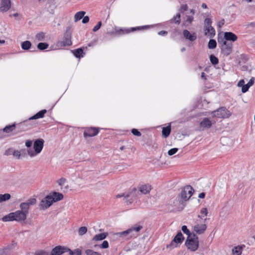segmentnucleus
<instances>
[{"label": "nucleus", "instance_id": "nucleus-1", "mask_svg": "<svg viewBox=\"0 0 255 255\" xmlns=\"http://www.w3.org/2000/svg\"><path fill=\"white\" fill-rule=\"evenodd\" d=\"M26 217L27 215H25L24 213H23L20 210H17L3 216L2 218V221L3 222L15 221L20 222L25 221Z\"/></svg>", "mask_w": 255, "mask_h": 255}, {"label": "nucleus", "instance_id": "nucleus-2", "mask_svg": "<svg viewBox=\"0 0 255 255\" xmlns=\"http://www.w3.org/2000/svg\"><path fill=\"white\" fill-rule=\"evenodd\" d=\"M44 140L42 138L35 139L33 142V149L28 148L27 150L28 154L30 157H34L39 154L44 146Z\"/></svg>", "mask_w": 255, "mask_h": 255}, {"label": "nucleus", "instance_id": "nucleus-3", "mask_svg": "<svg viewBox=\"0 0 255 255\" xmlns=\"http://www.w3.org/2000/svg\"><path fill=\"white\" fill-rule=\"evenodd\" d=\"M185 245L187 249L192 252L196 251L199 247V240L198 236L194 233L192 237H187L185 242Z\"/></svg>", "mask_w": 255, "mask_h": 255}, {"label": "nucleus", "instance_id": "nucleus-4", "mask_svg": "<svg viewBox=\"0 0 255 255\" xmlns=\"http://www.w3.org/2000/svg\"><path fill=\"white\" fill-rule=\"evenodd\" d=\"M194 190L190 185L185 186L181 190L180 194L181 201L182 202L186 201L189 199L193 195Z\"/></svg>", "mask_w": 255, "mask_h": 255}, {"label": "nucleus", "instance_id": "nucleus-5", "mask_svg": "<svg viewBox=\"0 0 255 255\" xmlns=\"http://www.w3.org/2000/svg\"><path fill=\"white\" fill-rule=\"evenodd\" d=\"M149 27L148 25H144L141 26H137L134 27H131L128 28H120L116 31V34L120 36L129 33L131 32L135 31L136 30L146 29Z\"/></svg>", "mask_w": 255, "mask_h": 255}, {"label": "nucleus", "instance_id": "nucleus-6", "mask_svg": "<svg viewBox=\"0 0 255 255\" xmlns=\"http://www.w3.org/2000/svg\"><path fill=\"white\" fill-rule=\"evenodd\" d=\"M184 240L182 233L179 231L174 237L171 243L166 246L167 249H173L177 247V244H181Z\"/></svg>", "mask_w": 255, "mask_h": 255}, {"label": "nucleus", "instance_id": "nucleus-7", "mask_svg": "<svg viewBox=\"0 0 255 255\" xmlns=\"http://www.w3.org/2000/svg\"><path fill=\"white\" fill-rule=\"evenodd\" d=\"M212 115L213 117L224 119L229 118L231 115V113L225 107H221L212 112Z\"/></svg>", "mask_w": 255, "mask_h": 255}, {"label": "nucleus", "instance_id": "nucleus-8", "mask_svg": "<svg viewBox=\"0 0 255 255\" xmlns=\"http://www.w3.org/2000/svg\"><path fill=\"white\" fill-rule=\"evenodd\" d=\"M72 44L71 41V32L67 29L65 33H64L63 40L61 41H59L57 43V45L58 46H70Z\"/></svg>", "mask_w": 255, "mask_h": 255}, {"label": "nucleus", "instance_id": "nucleus-9", "mask_svg": "<svg viewBox=\"0 0 255 255\" xmlns=\"http://www.w3.org/2000/svg\"><path fill=\"white\" fill-rule=\"evenodd\" d=\"M138 193V191L135 188H133L130 192L126 194L125 202L129 204L132 203L136 199Z\"/></svg>", "mask_w": 255, "mask_h": 255}, {"label": "nucleus", "instance_id": "nucleus-10", "mask_svg": "<svg viewBox=\"0 0 255 255\" xmlns=\"http://www.w3.org/2000/svg\"><path fill=\"white\" fill-rule=\"evenodd\" d=\"M54 202L51 196L47 195L44 199H43L39 204V207L41 209H46L49 208Z\"/></svg>", "mask_w": 255, "mask_h": 255}, {"label": "nucleus", "instance_id": "nucleus-11", "mask_svg": "<svg viewBox=\"0 0 255 255\" xmlns=\"http://www.w3.org/2000/svg\"><path fill=\"white\" fill-rule=\"evenodd\" d=\"M68 247L65 246H58L54 248L50 255H61L64 253H67Z\"/></svg>", "mask_w": 255, "mask_h": 255}, {"label": "nucleus", "instance_id": "nucleus-12", "mask_svg": "<svg viewBox=\"0 0 255 255\" xmlns=\"http://www.w3.org/2000/svg\"><path fill=\"white\" fill-rule=\"evenodd\" d=\"M99 132V128H89L85 129L84 132V136L92 137L96 135Z\"/></svg>", "mask_w": 255, "mask_h": 255}, {"label": "nucleus", "instance_id": "nucleus-13", "mask_svg": "<svg viewBox=\"0 0 255 255\" xmlns=\"http://www.w3.org/2000/svg\"><path fill=\"white\" fill-rule=\"evenodd\" d=\"M233 44L231 42H228L226 45L221 46L222 53L225 56L229 55L232 52Z\"/></svg>", "mask_w": 255, "mask_h": 255}, {"label": "nucleus", "instance_id": "nucleus-14", "mask_svg": "<svg viewBox=\"0 0 255 255\" xmlns=\"http://www.w3.org/2000/svg\"><path fill=\"white\" fill-rule=\"evenodd\" d=\"M184 37L191 41H194L197 39V34L195 32L191 33L188 30L185 29L183 31Z\"/></svg>", "mask_w": 255, "mask_h": 255}, {"label": "nucleus", "instance_id": "nucleus-15", "mask_svg": "<svg viewBox=\"0 0 255 255\" xmlns=\"http://www.w3.org/2000/svg\"><path fill=\"white\" fill-rule=\"evenodd\" d=\"M207 229V225L205 224H197L194 226V231L198 234H202Z\"/></svg>", "mask_w": 255, "mask_h": 255}, {"label": "nucleus", "instance_id": "nucleus-16", "mask_svg": "<svg viewBox=\"0 0 255 255\" xmlns=\"http://www.w3.org/2000/svg\"><path fill=\"white\" fill-rule=\"evenodd\" d=\"M11 6L10 0H1L0 11H7Z\"/></svg>", "mask_w": 255, "mask_h": 255}, {"label": "nucleus", "instance_id": "nucleus-17", "mask_svg": "<svg viewBox=\"0 0 255 255\" xmlns=\"http://www.w3.org/2000/svg\"><path fill=\"white\" fill-rule=\"evenodd\" d=\"M224 35L227 41L234 42L236 41L238 38L237 36L232 32H225Z\"/></svg>", "mask_w": 255, "mask_h": 255}, {"label": "nucleus", "instance_id": "nucleus-18", "mask_svg": "<svg viewBox=\"0 0 255 255\" xmlns=\"http://www.w3.org/2000/svg\"><path fill=\"white\" fill-rule=\"evenodd\" d=\"M201 127L203 128H209L212 126L211 121L208 118H204L200 124Z\"/></svg>", "mask_w": 255, "mask_h": 255}, {"label": "nucleus", "instance_id": "nucleus-19", "mask_svg": "<svg viewBox=\"0 0 255 255\" xmlns=\"http://www.w3.org/2000/svg\"><path fill=\"white\" fill-rule=\"evenodd\" d=\"M205 35L209 36L210 38H213L216 34V31L213 26L205 28Z\"/></svg>", "mask_w": 255, "mask_h": 255}, {"label": "nucleus", "instance_id": "nucleus-20", "mask_svg": "<svg viewBox=\"0 0 255 255\" xmlns=\"http://www.w3.org/2000/svg\"><path fill=\"white\" fill-rule=\"evenodd\" d=\"M50 196L54 202L61 200L63 198V195L57 192H53Z\"/></svg>", "mask_w": 255, "mask_h": 255}, {"label": "nucleus", "instance_id": "nucleus-21", "mask_svg": "<svg viewBox=\"0 0 255 255\" xmlns=\"http://www.w3.org/2000/svg\"><path fill=\"white\" fill-rule=\"evenodd\" d=\"M47 110H42L37 113L36 114H35L34 116H32L29 119V120H36L39 118H42L44 114L46 113Z\"/></svg>", "mask_w": 255, "mask_h": 255}, {"label": "nucleus", "instance_id": "nucleus-22", "mask_svg": "<svg viewBox=\"0 0 255 255\" xmlns=\"http://www.w3.org/2000/svg\"><path fill=\"white\" fill-rule=\"evenodd\" d=\"M151 189V186L148 184L142 185L139 187L140 192L144 194L149 193Z\"/></svg>", "mask_w": 255, "mask_h": 255}, {"label": "nucleus", "instance_id": "nucleus-23", "mask_svg": "<svg viewBox=\"0 0 255 255\" xmlns=\"http://www.w3.org/2000/svg\"><path fill=\"white\" fill-rule=\"evenodd\" d=\"M170 132H171L170 124L169 125L167 126V127H164L162 128V136L164 138L167 137L169 135Z\"/></svg>", "mask_w": 255, "mask_h": 255}, {"label": "nucleus", "instance_id": "nucleus-24", "mask_svg": "<svg viewBox=\"0 0 255 255\" xmlns=\"http://www.w3.org/2000/svg\"><path fill=\"white\" fill-rule=\"evenodd\" d=\"M73 53L76 58L82 57H83V54H84L83 49L82 48L74 50Z\"/></svg>", "mask_w": 255, "mask_h": 255}, {"label": "nucleus", "instance_id": "nucleus-25", "mask_svg": "<svg viewBox=\"0 0 255 255\" xmlns=\"http://www.w3.org/2000/svg\"><path fill=\"white\" fill-rule=\"evenodd\" d=\"M19 207L21 209V210L20 211L23 213H24L25 215H27L29 208L28 204L25 202H22L20 204Z\"/></svg>", "mask_w": 255, "mask_h": 255}, {"label": "nucleus", "instance_id": "nucleus-26", "mask_svg": "<svg viewBox=\"0 0 255 255\" xmlns=\"http://www.w3.org/2000/svg\"><path fill=\"white\" fill-rule=\"evenodd\" d=\"M16 128V125L15 124H13L11 125H8L5 126L3 128V131L6 133H10L13 131Z\"/></svg>", "mask_w": 255, "mask_h": 255}, {"label": "nucleus", "instance_id": "nucleus-27", "mask_svg": "<svg viewBox=\"0 0 255 255\" xmlns=\"http://www.w3.org/2000/svg\"><path fill=\"white\" fill-rule=\"evenodd\" d=\"M243 251V247L238 246L232 249V253L234 255H241Z\"/></svg>", "mask_w": 255, "mask_h": 255}, {"label": "nucleus", "instance_id": "nucleus-28", "mask_svg": "<svg viewBox=\"0 0 255 255\" xmlns=\"http://www.w3.org/2000/svg\"><path fill=\"white\" fill-rule=\"evenodd\" d=\"M21 46L22 49L27 50L31 47V43L30 41L26 40L21 43Z\"/></svg>", "mask_w": 255, "mask_h": 255}, {"label": "nucleus", "instance_id": "nucleus-29", "mask_svg": "<svg viewBox=\"0 0 255 255\" xmlns=\"http://www.w3.org/2000/svg\"><path fill=\"white\" fill-rule=\"evenodd\" d=\"M181 15L179 13L176 14L171 20V23H174L175 24H179L181 21Z\"/></svg>", "mask_w": 255, "mask_h": 255}, {"label": "nucleus", "instance_id": "nucleus-30", "mask_svg": "<svg viewBox=\"0 0 255 255\" xmlns=\"http://www.w3.org/2000/svg\"><path fill=\"white\" fill-rule=\"evenodd\" d=\"M107 236V234L106 233H100L97 234L94 236L93 238V240L95 241H101L104 240Z\"/></svg>", "mask_w": 255, "mask_h": 255}, {"label": "nucleus", "instance_id": "nucleus-31", "mask_svg": "<svg viewBox=\"0 0 255 255\" xmlns=\"http://www.w3.org/2000/svg\"><path fill=\"white\" fill-rule=\"evenodd\" d=\"M186 19L183 21V25L188 26L191 24L194 19V17L192 15H186Z\"/></svg>", "mask_w": 255, "mask_h": 255}, {"label": "nucleus", "instance_id": "nucleus-32", "mask_svg": "<svg viewBox=\"0 0 255 255\" xmlns=\"http://www.w3.org/2000/svg\"><path fill=\"white\" fill-rule=\"evenodd\" d=\"M12 249L11 246H8L2 250H0V255H8L9 251Z\"/></svg>", "mask_w": 255, "mask_h": 255}, {"label": "nucleus", "instance_id": "nucleus-33", "mask_svg": "<svg viewBox=\"0 0 255 255\" xmlns=\"http://www.w3.org/2000/svg\"><path fill=\"white\" fill-rule=\"evenodd\" d=\"M85 14V12L84 11H80L77 12L75 14V16H74L75 21H77L80 20L81 19H82L84 17Z\"/></svg>", "mask_w": 255, "mask_h": 255}, {"label": "nucleus", "instance_id": "nucleus-34", "mask_svg": "<svg viewBox=\"0 0 255 255\" xmlns=\"http://www.w3.org/2000/svg\"><path fill=\"white\" fill-rule=\"evenodd\" d=\"M118 236L121 237H124L126 239H129V233L128 231V229L121 232H119L117 233Z\"/></svg>", "mask_w": 255, "mask_h": 255}, {"label": "nucleus", "instance_id": "nucleus-35", "mask_svg": "<svg viewBox=\"0 0 255 255\" xmlns=\"http://www.w3.org/2000/svg\"><path fill=\"white\" fill-rule=\"evenodd\" d=\"M67 253L70 255H81V251L79 249H77L74 251H72L71 249L68 248Z\"/></svg>", "mask_w": 255, "mask_h": 255}, {"label": "nucleus", "instance_id": "nucleus-36", "mask_svg": "<svg viewBox=\"0 0 255 255\" xmlns=\"http://www.w3.org/2000/svg\"><path fill=\"white\" fill-rule=\"evenodd\" d=\"M131 228L136 233L138 234L140 230L143 229V226L140 224L137 223L132 226Z\"/></svg>", "mask_w": 255, "mask_h": 255}, {"label": "nucleus", "instance_id": "nucleus-37", "mask_svg": "<svg viewBox=\"0 0 255 255\" xmlns=\"http://www.w3.org/2000/svg\"><path fill=\"white\" fill-rule=\"evenodd\" d=\"M49 44L46 42H40L37 45V48L40 50H44L47 49Z\"/></svg>", "mask_w": 255, "mask_h": 255}, {"label": "nucleus", "instance_id": "nucleus-38", "mask_svg": "<svg viewBox=\"0 0 255 255\" xmlns=\"http://www.w3.org/2000/svg\"><path fill=\"white\" fill-rule=\"evenodd\" d=\"M209 58L211 63L213 65H216L219 63L218 58L217 57H216L214 55L211 54Z\"/></svg>", "mask_w": 255, "mask_h": 255}, {"label": "nucleus", "instance_id": "nucleus-39", "mask_svg": "<svg viewBox=\"0 0 255 255\" xmlns=\"http://www.w3.org/2000/svg\"><path fill=\"white\" fill-rule=\"evenodd\" d=\"M218 42L221 46L226 45L228 42L225 36L224 37L218 36Z\"/></svg>", "mask_w": 255, "mask_h": 255}, {"label": "nucleus", "instance_id": "nucleus-40", "mask_svg": "<svg viewBox=\"0 0 255 255\" xmlns=\"http://www.w3.org/2000/svg\"><path fill=\"white\" fill-rule=\"evenodd\" d=\"M10 197V195L8 193L0 194V203L9 200Z\"/></svg>", "mask_w": 255, "mask_h": 255}, {"label": "nucleus", "instance_id": "nucleus-41", "mask_svg": "<svg viewBox=\"0 0 255 255\" xmlns=\"http://www.w3.org/2000/svg\"><path fill=\"white\" fill-rule=\"evenodd\" d=\"M217 46V42L214 39H210L208 42V47L209 49H214Z\"/></svg>", "mask_w": 255, "mask_h": 255}, {"label": "nucleus", "instance_id": "nucleus-42", "mask_svg": "<svg viewBox=\"0 0 255 255\" xmlns=\"http://www.w3.org/2000/svg\"><path fill=\"white\" fill-rule=\"evenodd\" d=\"M128 231L129 233V236L130 239L132 238H136L139 235V234L136 233L131 227L128 229Z\"/></svg>", "mask_w": 255, "mask_h": 255}, {"label": "nucleus", "instance_id": "nucleus-43", "mask_svg": "<svg viewBox=\"0 0 255 255\" xmlns=\"http://www.w3.org/2000/svg\"><path fill=\"white\" fill-rule=\"evenodd\" d=\"M212 23V20L211 18H205L204 19V21L205 28H207L208 27H211Z\"/></svg>", "mask_w": 255, "mask_h": 255}, {"label": "nucleus", "instance_id": "nucleus-44", "mask_svg": "<svg viewBox=\"0 0 255 255\" xmlns=\"http://www.w3.org/2000/svg\"><path fill=\"white\" fill-rule=\"evenodd\" d=\"M182 231L184 234H186L188 236V237H191L192 236V234L190 233V231L188 229L186 226L184 225L182 227Z\"/></svg>", "mask_w": 255, "mask_h": 255}, {"label": "nucleus", "instance_id": "nucleus-45", "mask_svg": "<svg viewBox=\"0 0 255 255\" xmlns=\"http://www.w3.org/2000/svg\"><path fill=\"white\" fill-rule=\"evenodd\" d=\"M36 39L38 41H43L45 38V33L43 32H40L36 35Z\"/></svg>", "mask_w": 255, "mask_h": 255}, {"label": "nucleus", "instance_id": "nucleus-46", "mask_svg": "<svg viewBox=\"0 0 255 255\" xmlns=\"http://www.w3.org/2000/svg\"><path fill=\"white\" fill-rule=\"evenodd\" d=\"M85 254L87 255H101L99 253L94 251L92 250L88 249L85 251Z\"/></svg>", "mask_w": 255, "mask_h": 255}, {"label": "nucleus", "instance_id": "nucleus-47", "mask_svg": "<svg viewBox=\"0 0 255 255\" xmlns=\"http://www.w3.org/2000/svg\"><path fill=\"white\" fill-rule=\"evenodd\" d=\"M87 229L86 227H81L79 229L78 234L80 236H82L86 233Z\"/></svg>", "mask_w": 255, "mask_h": 255}, {"label": "nucleus", "instance_id": "nucleus-48", "mask_svg": "<svg viewBox=\"0 0 255 255\" xmlns=\"http://www.w3.org/2000/svg\"><path fill=\"white\" fill-rule=\"evenodd\" d=\"M25 203L28 204L29 207L30 205H34L36 203V200L35 198H30L27 200Z\"/></svg>", "mask_w": 255, "mask_h": 255}, {"label": "nucleus", "instance_id": "nucleus-49", "mask_svg": "<svg viewBox=\"0 0 255 255\" xmlns=\"http://www.w3.org/2000/svg\"><path fill=\"white\" fill-rule=\"evenodd\" d=\"M178 150V149L177 148H171L168 150V154L170 156L173 155L177 152Z\"/></svg>", "mask_w": 255, "mask_h": 255}, {"label": "nucleus", "instance_id": "nucleus-50", "mask_svg": "<svg viewBox=\"0 0 255 255\" xmlns=\"http://www.w3.org/2000/svg\"><path fill=\"white\" fill-rule=\"evenodd\" d=\"M131 133L137 136H140L141 135V132L136 128H132L131 129Z\"/></svg>", "mask_w": 255, "mask_h": 255}, {"label": "nucleus", "instance_id": "nucleus-51", "mask_svg": "<svg viewBox=\"0 0 255 255\" xmlns=\"http://www.w3.org/2000/svg\"><path fill=\"white\" fill-rule=\"evenodd\" d=\"M250 87V86L248 83L247 84H244V86H243L242 88V93H245L247 92Z\"/></svg>", "mask_w": 255, "mask_h": 255}, {"label": "nucleus", "instance_id": "nucleus-52", "mask_svg": "<svg viewBox=\"0 0 255 255\" xmlns=\"http://www.w3.org/2000/svg\"><path fill=\"white\" fill-rule=\"evenodd\" d=\"M99 247L102 249H107L109 247V243L108 241H104L102 244L99 245Z\"/></svg>", "mask_w": 255, "mask_h": 255}, {"label": "nucleus", "instance_id": "nucleus-53", "mask_svg": "<svg viewBox=\"0 0 255 255\" xmlns=\"http://www.w3.org/2000/svg\"><path fill=\"white\" fill-rule=\"evenodd\" d=\"M102 25V22L99 21L98 23L94 27L93 29V31L96 32L98 31L101 27Z\"/></svg>", "mask_w": 255, "mask_h": 255}, {"label": "nucleus", "instance_id": "nucleus-54", "mask_svg": "<svg viewBox=\"0 0 255 255\" xmlns=\"http://www.w3.org/2000/svg\"><path fill=\"white\" fill-rule=\"evenodd\" d=\"M33 141L31 140H27L25 142V146L28 148H31Z\"/></svg>", "mask_w": 255, "mask_h": 255}, {"label": "nucleus", "instance_id": "nucleus-55", "mask_svg": "<svg viewBox=\"0 0 255 255\" xmlns=\"http://www.w3.org/2000/svg\"><path fill=\"white\" fill-rule=\"evenodd\" d=\"M12 154L14 157L18 159L20 158L21 155L20 152L18 150H14L12 152Z\"/></svg>", "mask_w": 255, "mask_h": 255}, {"label": "nucleus", "instance_id": "nucleus-56", "mask_svg": "<svg viewBox=\"0 0 255 255\" xmlns=\"http://www.w3.org/2000/svg\"><path fill=\"white\" fill-rule=\"evenodd\" d=\"M200 213L204 216H207L208 213L207 209L206 208H202L200 210Z\"/></svg>", "mask_w": 255, "mask_h": 255}, {"label": "nucleus", "instance_id": "nucleus-57", "mask_svg": "<svg viewBox=\"0 0 255 255\" xmlns=\"http://www.w3.org/2000/svg\"><path fill=\"white\" fill-rule=\"evenodd\" d=\"M66 181V179L64 178H60L58 181V184L62 186L64 185V184L65 183Z\"/></svg>", "mask_w": 255, "mask_h": 255}, {"label": "nucleus", "instance_id": "nucleus-58", "mask_svg": "<svg viewBox=\"0 0 255 255\" xmlns=\"http://www.w3.org/2000/svg\"><path fill=\"white\" fill-rule=\"evenodd\" d=\"M188 9V6L187 4L182 5L180 9V11L182 12L186 11Z\"/></svg>", "mask_w": 255, "mask_h": 255}, {"label": "nucleus", "instance_id": "nucleus-59", "mask_svg": "<svg viewBox=\"0 0 255 255\" xmlns=\"http://www.w3.org/2000/svg\"><path fill=\"white\" fill-rule=\"evenodd\" d=\"M255 27V22L248 23L246 24V28H250Z\"/></svg>", "mask_w": 255, "mask_h": 255}, {"label": "nucleus", "instance_id": "nucleus-60", "mask_svg": "<svg viewBox=\"0 0 255 255\" xmlns=\"http://www.w3.org/2000/svg\"><path fill=\"white\" fill-rule=\"evenodd\" d=\"M224 23H225V20H224V19H222L221 20H220V21H219L218 22L217 26L219 28H221L224 24Z\"/></svg>", "mask_w": 255, "mask_h": 255}, {"label": "nucleus", "instance_id": "nucleus-61", "mask_svg": "<svg viewBox=\"0 0 255 255\" xmlns=\"http://www.w3.org/2000/svg\"><path fill=\"white\" fill-rule=\"evenodd\" d=\"M89 17L88 16H85L83 17V19H82V23H87L89 22Z\"/></svg>", "mask_w": 255, "mask_h": 255}, {"label": "nucleus", "instance_id": "nucleus-62", "mask_svg": "<svg viewBox=\"0 0 255 255\" xmlns=\"http://www.w3.org/2000/svg\"><path fill=\"white\" fill-rule=\"evenodd\" d=\"M245 84V81L244 79L240 80L238 83V86L239 87H243Z\"/></svg>", "mask_w": 255, "mask_h": 255}, {"label": "nucleus", "instance_id": "nucleus-63", "mask_svg": "<svg viewBox=\"0 0 255 255\" xmlns=\"http://www.w3.org/2000/svg\"><path fill=\"white\" fill-rule=\"evenodd\" d=\"M254 82H255V78L254 77H252L250 81H249V82L248 83V84L250 86V87H251L252 86H253L254 84Z\"/></svg>", "mask_w": 255, "mask_h": 255}, {"label": "nucleus", "instance_id": "nucleus-64", "mask_svg": "<svg viewBox=\"0 0 255 255\" xmlns=\"http://www.w3.org/2000/svg\"><path fill=\"white\" fill-rule=\"evenodd\" d=\"M167 33H168L167 31H165V30H161L158 32V34L159 35H161V36H165V35H167Z\"/></svg>", "mask_w": 255, "mask_h": 255}]
</instances>
